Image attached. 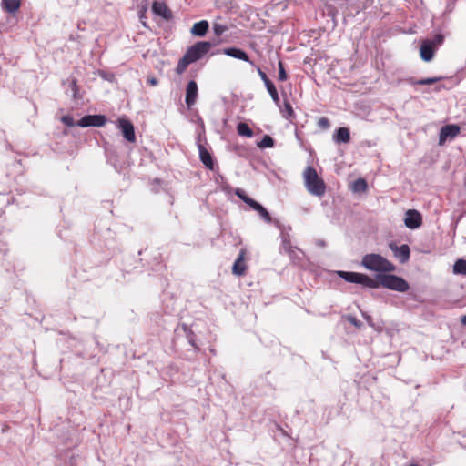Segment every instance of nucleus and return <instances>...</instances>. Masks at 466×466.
<instances>
[{"label":"nucleus","instance_id":"obj_1","mask_svg":"<svg viewBox=\"0 0 466 466\" xmlns=\"http://www.w3.org/2000/svg\"><path fill=\"white\" fill-rule=\"evenodd\" d=\"M374 285L370 289H378L383 287L385 289L398 291L406 292L410 289V285L402 277L388 273H377L375 278L372 279Z\"/></svg>","mask_w":466,"mask_h":466},{"label":"nucleus","instance_id":"obj_2","mask_svg":"<svg viewBox=\"0 0 466 466\" xmlns=\"http://www.w3.org/2000/svg\"><path fill=\"white\" fill-rule=\"evenodd\" d=\"M361 266L370 271L377 273L393 272L396 267L387 258L380 254L370 253L363 256Z\"/></svg>","mask_w":466,"mask_h":466},{"label":"nucleus","instance_id":"obj_3","mask_svg":"<svg viewBox=\"0 0 466 466\" xmlns=\"http://www.w3.org/2000/svg\"><path fill=\"white\" fill-rule=\"evenodd\" d=\"M303 175L307 190L313 196L322 197L326 191V184L324 180L319 177L316 169L311 166H308Z\"/></svg>","mask_w":466,"mask_h":466},{"label":"nucleus","instance_id":"obj_4","mask_svg":"<svg viewBox=\"0 0 466 466\" xmlns=\"http://www.w3.org/2000/svg\"><path fill=\"white\" fill-rule=\"evenodd\" d=\"M213 44L209 41H198L190 46L184 54L192 63H195L204 57L212 47Z\"/></svg>","mask_w":466,"mask_h":466},{"label":"nucleus","instance_id":"obj_5","mask_svg":"<svg viewBox=\"0 0 466 466\" xmlns=\"http://www.w3.org/2000/svg\"><path fill=\"white\" fill-rule=\"evenodd\" d=\"M337 275L346 282L360 284L365 288L370 289V286L374 285L372 278L364 273L339 270Z\"/></svg>","mask_w":466,"mask_h":466},{"label":"nucleus","instance_id":"obj_6","mask_svg":"<svg viewBox=\"0 0 466 466\" xmlns=\"http://www.w3.org/2000/svg\"><path fill=\"white\" fill-rule=\"evenodd\" d=\"M117 128L120 130L123 137L129 143L137 141L135 127L133 123L126 116L119 117L116 123Z\"/></svg>","mask_w":466,"mask_h":466},{"label":"nucleus","instance_id":"obj_7","mask_svg":"<svg viewBox=\"0 0 466 466\" xmlns=\"http://www.w3.org/2000/svg\"><path fill=\"white\" fill-rule=\"evenodd\" d=\"M106 116L105 115H86L82 116L77 122V126L80 127H101L106 123Z\"/></svg>","mask_w":466,"mask_h":466},{"label":"nucleus","instance_id":"obj_8","mask_svg":"<svg viewBox=\"0 0 466 466\" xmlns=\"http://www.w3.org/2000/svg\"><path fill=\"white\" fill-rule=\"evenodd\" d=\"M389 248L400 263L404 264L409 261L410 258V248L407 244L398 246L394 241H391L389 243Z\"/></svg>","mask_w":466,"mask_h":466},{"label":"nucleus","instance_id":"obj_9","mask_svg":"<svg viewBox=\"0 0 466 466\" xmlns=\"http://www.w3.org/2000/svg\"><path fill=\"white\" fill-rule=\"evenodd\" d=\"M218 53H222L230 57L248 62L250 65L254 66V62L249 59L248 53L239 47H236V46L226 47V48L222 49L221 51L218 50L216 52V54H218Z\"/></svg>","mask_w":466,"mask_h":466},{"label":"nucleus","instance_id":"obj_10","mask_svg":"<svg viewBox=\"0 0 466 466\" xmlns=\"http://www.w3.org/2000/svg\"><path fill=\"white\" fill-rule=\"evenodd\" d=\"M404 224L410 229L420 228L422 224L421 214L416 209H409L405 213Z\"/></svg>","mask_w":466,"mask_h":466},{"label":"nucleus","instance_id":"obj_11","mask_svg":"<svg viewBox=\"0 0 466 466\" xmlns=\"http://www.w3.org/2000/svg\"><path fill=\"white\" fill-rule=\"evenodd\" d=\"M200 135L198 136V149L199 153V158L200 161L203 163V165L208 168L209 170H214L215 168V161L213 158L212 154L200 143Z\"/></svg>","mask_w":466,"mask_h":466},{"label":"nucleus","instance_id":"obj_12","mask_svg":"<svg viewBox=\"0 0 466 466\" xmlns=\"http://www.w3.org/2000/svg\"><path fill=\"white\" fill-rule=\"evenodd\" d=\"M258 74L261 80L264 82L267 91L270 95L272 100L276 105L279 104V96L274 83L268 77L267 74L263 72L259 67H257Z\"/></svg>","mask_w":466,"mask_h":466},{"label":"nucleus","instance_id":"obj_13","mask_svg":"<svg viewBox=\"0 0 466 466\" xmlns=\"http://www.w3.org/2000/svg\"><path fill=\"white\" fill-rule=\"evenodd\" d=\"M460 127L455 124L445 125L441 128L439 135V144L443 145L447 138H454L460 133Z\"/></svg>","mask_w":466,"mask_h":466},{"label":"nucleus","instance_id":"obj_14","mask_svg":"<svg viewBox=\"0 0 466 466\" xmlns=\"http://www.w3.org/2000/svg\"><path fill=\"white\" fill-rule=\"evenodd\" d=\"M151 9L154 15L162 17L166 21H170L173 18L171 10L164 2L154 1Z\"/></svg>","mask_w":466,"mask_h":466},{"label":"nucleus","instance_id":"obj_15","mask_svg":"<svg viewBox=\"0 0 466 466\" xmlns=\"http://www.w3.org/2000/svg\"><path fill=\"white\" fill-rule=\"evenodd\" d=\"M198 94V84L195 80H190L186 87L185 102L188 109L195 105Z\"/></svg>","mask_w":466,"mask_h":466},{"label":"nucleus","instance_id":"obj_16","mask_svg":"<svg viewBox=\"0 0 466 466\" xmlns=\"http://www.w3.org/2000/svg\"><path fill=\"white\" fill-rule=\"evenodd\" d=\"M436 49L434 48L430 39H425L421 42L420 46V55L423 61L430 62L433 59Z\"/></svg>","mask_w":466,"mask_h":466},{"label":"nucleus","instance_id":"obj_17","mask_svg":"<svg viewBox=\"0 0 466 466\" xmlns=\"http://www.w3.org/2000/svg\"><path fill=\"white\" fill-rule=\"evenodd\" d=\"M333 140L337 144L349 143L350 141V129L348 127H344L337 128L333 135Z\"/></svg>","mask_w":466,"mask_h":466},{"label":"nucleus","instance_id":"obj_18","mask_svg":"<svg viewBox=\"0 0 466 466\" xmlns=\"http://www.w3.org/2000/svg\"><path fill=\"white\" fill-rule=\"evenodd\" d=\"M209 28V24L207 20H201L193 25L190 33L193 35L203 37L206 35Z\"/></svg>","mask_w":466,"mask_h":466},{"label":"nucleus","instance_id":"obj_19","mask_svg":"<svg viewBox=\"0 0 466 466\" xmlns=\"http://www.w3.org/2000/svg\"><path fill=\"white\" fill-rule=\"evenodd\" d=\"M246 271V265L244 262V251L241 250L238 258L235 260L232 267V273L236 276H242Z\"/></svg>","mask_w":466,"mask_h":466},{"label":"nucleus","instance_id":"obj_20","mask_svg":"<svg viewBox=\"0 0 466 466\" xmlns=\"http://www.w3.org/2000/svg\"><path fill=\"white\" fill-rule=\"evenodd\" d=\"M280 236H281V239H282L280 252H285L289 255V258H293L294 248H297L293 247L291 245L289 236L288 234L281 233Z\"/></svg>","mask_w":466,"mask_h":466},{"label":"nucleus","instance_id":"obj_21","mask_svg":"<svg viewBox=\"0 0 466 466\" xmlns=\"http://www.w3.org/2000/svg\"><path fill=\"white\" fill-rule=\"evenodd\" d=\"M20 5L21 0H2L1 2L2 9L8 14L15 13Z\"/></svg>","mask_w":466,"mask_h":466},{"label":"nucleus","instance_id":"obj_22","mask_svg":"<svg viewBox=\"0 0 466 466\" xmlns=\"http://www.w3.org/2000/svg\"><path fill=\"white\" fill-rule=\"evenodd\" d=\"M181 329H182L183 332L185 333V336H186L188 343L196 350H199V348L196 344V336H195L194 332L184 323L181 325Z\"/></svg>","mask_w":466,"mask_h":466},{"label":"nucleus","instance_id":"obj_23","mask_svg":"<svg viewBox=\"0 0 466 466\" xmlns=\"http://www.w3.org/2000/svg\"><path fill=\"white\" fill-rule=\"evenodd\" d=\"M452 270L455 275L466 276V260L463 258L457 259L453 264Z\"/></svg>","mask_w":466,"mask_h":466},{"label":"nucleus","instance_id":"obj_24","mask_svg":"<svg viewBox=\"0 0 466 466\" xmlns=\"http://www.w3.org/2000/svg\"><path fill=\"white\" fill-rule=\"evenodd\" d=\"M237 132L241 137H253V131L249 126L245 122H240L237 126Z\"/></svg>","mask_w":466,"mask_h":466},{"label":"nucleus","instance_id":"obj_25","mask_svg":"<svg viewBox=\"0 0 466 466\" xmlns=\"http://www.w3.org/2000/svg\"><path fill=\"white\" fill-rule=\"evenodd\" d=\"M361 315L363 319L367 321L368 325L371 327L374 330L378 332H381L383 329L382 323H375L373 322V319L370 315H369L367 312L360 310Z\"/></svg>","mask_w":466,"mask_h":466},{"label":"nucleus","instance_id":"obj_26","mask_svg":"<svg viewBox=\"0 0 466 466\" xmlns=\"http://www.w3.org/2000/svg\"><path fill=\"white\" fill-rule=\"evenodd\" d=\"M192 64V62L184 55L179 60L176 67V72L177 75L183 74L187 67Z\"/></svg>","mask_w":466,"mask_h":466},{"label":"nucleus","instance_id":"obj_27","mask_svg":"<svg viewBox=\"0 0 466 466\" xmlns=\"http://www.w3.org/2000/svg\"><path fill=\"white\" fill-rule=\"evenodd\" d=\"M368 187L367 181L364 178L356 179L351 186L353 192H364Z\"/></svg>","mask_w":466,"mask_h":466},{"label":"nucleus","instance_id":"obj_28","mask_svg":"<svg viewBox=\"0 0 466 466\" xmlns=\"http://www.w3.org/2000/svg\"><path fill=\"white\" fill-rule=\"evenodd\" d=\"M444 77L442 76H435V77H427V78H422V79H420V80H410V83L412 85H432V84H435L441 80H442Z\"/></svg>","mask_w":466,"mask_h":466},{"label":"nucleus","instance_id":"obj_29","mask_svg":"<svg viewBox=\"0 0 466 466\" xmlns=\"http://www.w3.org/2000/svg\"><path fill=\"white\" fill-rule=\"evenodd\" d=\"M275 140L269 135H264L262 139L258 142L257 146L259 148H269L273 147Z\"/></svg>","mask_w":466,"mask_h":466},{"label":"nucleus","instance_id":"obj_30","mask_svg":"<svg viewBox=\"0 0 466 466\" xmlns=\"http://www.w3.org/2000/svg\"><path fill=\"white\" fill-rule=\"evenodd\" d=\"M213 33L216 36H221L225 32L228 30V26L227 25L218 24L217 22L213 23L212 25Z\"/></svg>","mask_w":466,"mask_h":466},{"label":"nucleus","instance_id":"obj_31","mask_svg":"<svg viewBox=\"0 0 466 466\" xmlns=\"http://www.w3.org/2000/svg\"><path fill=\"white\" fill-rule=\"evenodd\" d=\"M256 211L260 215L261 218L267 222V223H270L272 221V218H271V216L270 214L268 213V211L262 206L260 205L257 209Z\"/></svg>","mask_w":466,"mask_h":466},{"label":"nucleus","instance_id":"obj_32","mask_svg":"<svg viewBox=\"0 0 466 466\" xmlns=\"http://www.w3.org/2000/svg\"><path fill=\"white\" fill-rule=\"evenodd\" d=\"M98 76L107 81V82H110V83H114L116 81V76L114 73L112 72H108V71H105V70H99L98 71Z\"/></svg>","mask_w":466,"mask_h":466},{"label":"nucleus","instance_id":"obj_33","mask_svg":"<svg viewBox=\"0 0 466 466\" xmlns=\"http://www.w3.org/2000/svg\"><path fill=\"white\" fill-rule=\"evenodd\" d=\"M284 107H285V111H286V114L283 115V116L286 118V119H291V118H294L295 117V112L290 105V103L287 100L284 101Z\"/></svg>","mask_w":466,"mask_h":466},{"label":"nucleus","instance_id":"obj_34","mask_svg":"<svg viewBox=\"0 0 466 466\" xmlns=\"http://www.w3.org/2000/svg\"><path fill=\"white\" fill-rule=\"evenodd\" d=\"M345 318H346L347 321H349L356 329H362L363 323L361 321H360L355 316L347 315Z\"/></svg>","mask_w":466,"mask_h":466},{"label":"nucleus","instance_id":"obj_35","mask_svg":"<svg viewBox=\"0 0 466 466\" xmlns=\"http://www.w3.org/2000/svg\"><path fill=\"white\" fill-rule=\"evenodd\" d=\"M444 41V35L442 34H436L432 39H430V42L433 45L434 48L437 49L438 46L442 45Z\"/></svg>","mask_w":466,"mask_h":466},{"label":"nucleus","instance_id":"obj_36","mask_svg":"<svg viewBox=\"0 0 466 466\" xmlns=\"http://www.w3.org/2000/svg\"><path fill=\"white\" fill-rule=\"evenodd\" d=\"M278 69H279V81L287 80L288 75L286 73L283 62L279 61Z\"/></svg>","mask_w":466,"mask_h":466},{"label":"nucleus","instance_id":"obj_37","mask_svg":"<svg viewBox=\"0 0 466 466\" xmlns=\"http://www.w3.org/2000/svg\"><path fill=\"white\" fill-rule=\"evenodd\" d=\"M318 127L320 128V129H323V130H326L328 128H329L330 127V121L328 117L326 116H322L320 117L319 120H318V123H317Z\"/></svg>","mask_w":466,"mask_h":466},{"label":"nucleus","instance_id":"obj_38","mask_svg":"<svg viewBox=\"0 0 466 466\" xmlns=\"http://www.w3.org/2000/svg\"><path fill=\"white\" fill-rule=\"evenodd\" d=\"M61 121L67 127H75L77 126L76 122H75L74 118L70 115H65L61 117Z\"/></svg>","mask_w":466,"mask_h":466},{"label":"nucleus","instance_id":"obj_39","mask_svg":"<svg viewBox=\"0 0 466 466\" xmlns=\"http://www.w3.org/2000/svg\"><path fill=\"white\" fill-rule=\"evenodd\" d=\"M235 194L237 197H238L244 203H246V201L248 200V198H249L247 193L241 189V188H237L236 191H235Z\"/></svg>","mask_w":466,"mask_h":466},{"label":"nucleus","instance_id":"obj_40","mask_svg":"<svg viewBox=\"0 0 466 466\" xmlns=\"http://www.w3.org/2000/svg\"><path fill=\"white\" fill-rule=\"evenodd\" d=\"M246 204L248 205L252 209L256 210L261 204L251 198L250 197L246 201Z\"/></svg>","mask_w":466,"mask_h":466},{"label":"nucleus","instance_id":"obj_41","mask_svg":"<svg viewBox=\"0 0 466 466\" xmlns=\"http://www.w3.org/2000/svg\"><path fill=\"white\" fill-rule=\"evenodd\" d=\"M246 204L248 205L252 209L256 210L261 204L251 198L250 197L246 201Z\"/></svg>","mask_w":466,"mask_h":466},{"label":"nucleus","instance_id":"obj_42","mask_svg":"<svg viewBox=\"0 0 466 466\" xmlns=\"http://www.w3.org/2000/svg\"><path fill=\"white\" fill-rule=\"evenodd\" d=\"M69 87L73 91V96L76 97V91H77V81L76 79H72L69 83Z\"/></svg>","mask_w":466,"mask_h":466},{"label":"nucleus","instance_id":"obj_43","mask_svg":"<svg viewBox=\"0 0 466 466\" xmlns=\"http://www.w3.org/2000/svg\"><path fill=\"white\" fill-rule=\"evenodd\" d=\"M147 83H148L149 85H151V86H157V83H158V81H157V78H155V77H151V78H148V79H147Z\"/></svg>","mask_w":466,"mask_h":466},{"label":"nucleus","instance_id":"obj_44","mask_svg":"<svg viewBox=\"0 0 466 466\" xmlns=\"http://www.w3.org/2000/svg\"><path fill=\"white\" fill-rule=\"evenodd\" d=\"M296 249L297 248H294L293 258H289L294 262H296V260H300V258L297 256Z\"/></svg>","mask_w":466,"mask_h":466},{"label":"nucleus","instance_id":"obj_45","mask_svg":"<svg viewBox=\"0 0 466 466\" xmlns=\"http://www.w3.org/2000/svg\"><path fill=\"white\" fill-rule=\"evenodd\" d=\"M442 88H444V86H442V85L437 86L435 87V91L439 92V91H441Z\"/></svg>","mask_w":466,"mask_h":466},{"label":"nucleus","instance_id":"obj_46","mask_svg":"<svg viewBox=\"0 0 466 466\" xmlns=\"http://www.w3.org/2000/svg\"><path fill=\"white\" fill-rule=\"evenodd\" d=\"M461 323L466 326V315L461 318Z\"/></svg>","mask_w":466,"mask_h":466},{"label":"nucleus","instance_id":"obj_47","mask_svg":"<svg viewBox=\"0 0 466 466\" xmlns=\"http://www.w3.org/2000/svg\"><path fill=\"white\" fill-rule=\"evenodd\" d=\"M318 245L320 246V247H325V242L323 240H319L318 242Z\"/></svg>","mask_w":466,"mask_h":466},{"label":"nucleus","instance_id":"obj_48","mask_svg":"<svg viewBox=\"0 0 466 466\" xmlns=\"http://www.w3.org/2000/svg\"><path fill=\"white\" fill-rule=\"evenodd\" d=\"M409 466H419L418 464H415V463H411L410 464Z\"/></svg>","mask_w":466,"mask_h":466}]
</instances>
